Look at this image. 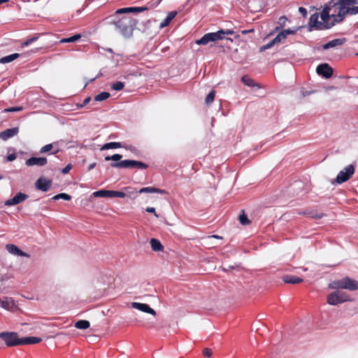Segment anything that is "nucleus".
<instances>
[{
  "instance_id": "1",
  "label": "nucleus",
  "mask_w": 358,
  "mask_h": 358,
  "mask_svg": "<svg viewBox=\"0 0 358 358\" xmlns=\"http://www.w3.org/2000/svg\"><path fill=\"white\" fill-rule=\"evenodd\" d=\"M355 2L356 0H331L324 5L320 13L321 21H319V13H315L310 17L309 26L317 30L331 28L343 22L348 14H357L358 8L349 7Z\"/></svg>"
},
{
  "instance_id": "2",
  "label": "nucleus",
  "mask_w": 358,
  "mask_h": 358,
  "mask_svg": "<svg viewBox=\"0 0 358 358\" xmlns=\"http://www.w3.org/2000/svg\"><path fill=\"white\" fill-rule=\"evenodd\" d=\"M113 24L122 36L130 37L137 24V20L130 16H124Z\"/></svg>"
},
{
  "instance_id": "3",
  "label": "nucleus",
  "mask_w": 358,
  "mask_h": 358,
  "mask_svg": "<svg viewBox=\"0 0 358 358\" xmlns=\"http://www.w3.org/2000/svg\"><path fill=\"white\" fill-rule=\"evenodd\" d=\"M329 287L331 289H345L350 291H355L358 289V281L349 277H345L332 281L329 284Z\"/></svg>"
},
{
  "instance_id": "4",
  "label": "nucleus",
  "mask_w": 358,
  "mask_h": 358,
  "mask_svg": "<svg viewBox=\"0 0 358 358\" xmlns=\"http://www.w3.org/2000/svg\"><path fill=\"white\" fill-rule=\"evenodd\" d=\"M327 303L331 306H336L345 301H350L351 299L348 295L341 291L333 292L327 296Z\"/></svg>"
},
{
  "instance_id": "5",
  "label": "nucleus",
  "mask_w": 358,
  "mask_h": 358,
  "mask_svg": "<svg viewBox=\"0 0 358 358\" xmlns=\"http://www.w3.org/2000/svg\"><path fill=\"white\" fill-rule=\"evenodd\" d=\"M110 166L114 168H137L138 169L148 168V165L142 162L129 159L122 160L120 162H113Z\"/></svg>"
},
{
  "instance_id": "6",
  "label": "nucleus",
  "mask_w": 358,
  "mask_h": 358,
  "mask_svg": "<svg viewBox=\"0 0 358 358\" xmlns=\"http://www.w3.org/2000/svg\"><path fill=\"white\" fill-rule=\"evenodd\" d=\"M0 338L5 341V343L8 347L22 345L21 342H22V338H18L17 334L15 332H1Z\"/></svg>"
},
{
  "instance_id": "7",
  "label": "nucleus",
  "mask_w": 358,
  "mask_h": 358,
  "mask_svg": "<svg viewBox=\"0 0 358 358\" xmlns=\"http://www.w3.org/2000/svg\"><path fill=\"white\" fill-rule=\"evenodd\" d=\"M354 173H355V166L352 164H350L348 166H346L345 168H344L343 170H341L338 173V174L336 178V182L338 184H341L343 182H345L350 178V177L354 174Z\"/></svg>"
},
{
  "instance_id": "8",
  "label": "nucleus",
  "mask_w": 358,
  "mask_h": 358,
  "mask_svg": "<svg viewBox=\"0 0 358 358\" xmlns=\"http://www.w3.org/2000/svg\"><path fill=\"white\" fill-rule=\"evenodd\" d=\"M93 195L95 197H119V198H124L126 196V194H124L123 192L120 191H114V190H99L94 192Z\"/></svg>"
},
{
  "instance_id": "9",
  "label": "nucleus",
  "mask_w": 358,
  "mask_h": 358,
  "mask_svg": "<svg viewBox=\"0 0 358 358\" xmlns=\"http://www.w3.org/2000/svg\"><path fill=\"white\" fill-rule=\"evenodd\" d=\"M221 40L220 34L216 32H211L204 34L200 39L196 41L197 45H207L210 42H215Z\"/></svg>"
},
{
  "instance_id": "10",
  "label": "nucleus",
  "mask_w": 358,
  "mask_h": 358,
  "mask_svg": "<svg viewBox=\"0 0 358 358\" xmlns=\"http://www.w3.org/2000/svg\"><path fill=\"white\" fill-rule=\"evenodd\" d=\"M131 306L133 308L137 309V310H140L141 312L149 313V314H151L152 315H156L155 310L153 308H152L151 307H150L146 303H138V302H132L131 303Z\"/></svg>"
},
{
  "instance_id": "11",
  "label": "nucleus",
  "mask_w": 358,
  "mask_h": 358,
  "mask_svg": "<svg viewBox=\"0 0 358 358\" xmlns=\"http://www.w3.org/2000/svg\"><path fill=\"white\" fill-rule=\"evenodd\" d=\"M317 73L325 78H330L333 74V69L327 64H322L317 67Z\"/></svg>"
},
{
  "instance_id": "12",
  "label": "nucleus",
  "mask_w": 358,
  "mask_h": 358,
  "mask_svg": "<svg viewBox=\"0 0 358 358\" xmlns=\"http://www.w3.org/2000/svg\"><path fill=\"white\" fill-rule=\"evenodd\" d=\"M297 30L298 28L294 29H288L282 30L273 39V43H278L282 42L288 35L294 34Z\"/></svg>"
},
{
  "instance_id": "13",
  "label": "nucleus",
  "mask_w": 358,
  "mask_h": 358,
  "mask_svg": "<svg viewBox=\"0 0 358 358\" xmlns=\"http://www.w3.org/2000/svg\"><path fill=\"white\" fill-rule=\"evenodd\" d=\"M48 162V160L45 157H31L28 159L25 164L27 166H45Z\"/></svg>"
},
{
  "instance_id": "14",
  "label": "nucleus",
  "mask_w": 358,
  "mask_h": 358,
  "mask_svg": "<svg viewBox=\"0 0 358 358\" xmlns=\"http://www.w3.org/2000/svg\"><path fill=\"white\" fill-rule=\"evenodd\" d=\"M28 198V196L22 192L17 193L13 199H8L5 202L6 206H15L17 205Z\"/></svg>"
},
{
  "instance_id": "15",
  "label": "nucleus",
  "mask_w": 358,
  "mask_h": 358,
  "mask_svg": "<svg viewBox=\"0 0 358 358\" xmlns=\"http://www.w3.org/2000/svg\"><path fill=\"white\" fill-rule=\"evenodd\" d=\"M19 132V129L17 127L7 129L1 132H0V138L3 141H6L10 138H12L17 135Z\"/></svg>"
},
{
  "instance_id": "16",
  "label": "nucleus",
  "mask_w": 358,
  "mask_h": 358,
  "mask_svg": "<svg viewBox=\"0 0 358 358\" xmlns=\"http://www.w3.org/2000/svg\"><path fill=\"white\" fill-rule=\"evenodd\" d=\"M147 7H128L122 8L115 11V15L128 13H140L146 10Z\"/></svg>"
},
{
  "instance_id": "17",
  "label": "nucleus",
  "mask_w": 358,
  "mask_h": 358,
  "mask_svg": "<svg viewBox=\"0 0 358 358\" xmlns=\"http://www.w3.org/2000/svg\"><path fill=\"white\" fill-rule=\"evenodd\" d=\"M51 183H52L51 180H45L44 178H40L36 182L35 185L38 189H40L43 192H46L50 188Z\"/></svg>"
},
{
  "instance_id": "18",
  "label": "nucleus",
  "mask_w": 358,
  "mask_h": 358,
  "mask_svg": "<svg viewBox=\"0 0 358 358\" xmlns=\"http://www.w3.org/2000/svg\"><path fill=\"white\" fill-rule=\"evenodd\" d=\"M6 248L8 250V252L12 255L20 257H29V255L26 252H22L16 245L13 244H7L6 245Z\"/></svg>"
},
{
  "instance_id": "19",
  "label": "nucleus",
  "mask_w": 358,
  "mask_h": 358,
  "mask_svg": "<svg viewBox=\"0 0 358 358\" xmlns=\"http://www.w3.org/2000/svg\"><path fill=\"white\" fill-rule=\"evenodd\" d=\"M346 41L345 38H336L331 40L323 45V49L327 50L336 46L342 45Z\"/></svg>"
},
{
  "instance_id": "20",
  "label": "nucleus",
  "mask_w": 358,
  "mask_h": 358,
  "mask_svg": "<svg viewBox=\"0 0 358 358\" xmlns=\"http://www.w3.org/2000/svg\"><path fill=\"white\" fill-rule=\"evenodd\" d=\"M14 306V301L11 298L3 297L0 299V306L6 310H10Z\"/></svg>"
},
{
  "instance_id": "21",
  "label": "nucleus",
  "mask_w": 358,
  "mask_h": 358,
  "mask_svg": "<svg viewBox=\"0 0 358 358\" xmlns=\"http://www.w3.org/2000/svg\"><path fill=\"white\" fill-rule=\"evenodd\" d=\"M140 194L142 193H159V194H167L165 189H159L155 187H146L140 189L138 192Z\"/></svg>"
},
{
  "instance_id": "22",
  "label": "nucleus",
  "mask_w": 358,
  "mask_h": 358,
  "mask_svg": "<svg viewBox=\"0 0 358 358\" xmlns=\"http://www.w3.org/2000/svg\"><path fill=\"white\" fill-rule=\"evenodd\" d=\"M177 13V11H171L169 13L166 18L163 20L160 23L159 28L163 29L168 26L172 20L176 16Z\"/></svg>"
},
{
  "instance_id": "23",
  "label": "nucleus",
  "mask_w": 358,
  "mask_h": 358,
  "mask_svg": "<svg viewBox=\"0 0 358 358\" xmlns=\"http://www.w3.org/2000/svg\"><path fill=\"white\" fill-rule=\"evenodd\" d=\"M282 280L285 283L298 284L303 282V279L292 275H286L282 277Z\"/></svg>"
},
{
  "instance_id": "24",
  "label": "nucleus",
  "mask_w": 358,
  "mask_h": 358,
  "mask_svg": "<svg viewBox=\"0 0 358 358\" xmlns=\"http://www.w3.org/2000/svg\"><path fill=\"white\" fill-rule=\"evenodd\" d=\"M42 341L41 338L34 337V336H29L22 338V345H29V344H36Z\"/></svg>"
},
{
  "instance_id": "25",
  "label": "nucleus",
  "mask_w": 358,
  "mask_h": 358,
  "mask_svg": "<svg viewBox=\"0 0 358 358\" xmlns=\"http://www.w3.org/2000/svg\"><path fill=\"white\" fill-rule=\"evenodd\" d=\"M150 245L151 248L154 251L159 252L162 251L164 249L163 245L160 243V241L156 238H151L150 240Z\"/></svg>"
},
{
  "instance_id": "26",
  "label": "nucleus",
  "mask_w": 358,
  "mask_h": 358,
  "mask_svg": "<svg viewBox=\"0 0 358 358\" xmlns=\"http://www.w3.org/2000/svg\"><path fill=\"white\" fill-rule=\"evenodd\" d=\"M122 148V144L121 143H119V142H110V143H107L104 144L101 147V150H109V149H115V148Z\"/></svg>"
},
{
  "instance_id": "27",
  "label": "nucleus",
  "mask_w": 358,
  "mask_h": 358,
  "mask_svg": "<svg viewBox=\"0 0 358 358\" xmlns=\"http://www.w3.org/2000/svg\"><path fill=\"white\" fill-rule=\"evenodd\" d=\"M19 57H20V54H18V53H13V54H11L10 55H8V56L2 57L0 59V63H3V64L9 63V62H11L13 60L16 59Z\"/></svg>"
},
{
  "instance_id": "28",
  "label": "nucleus",
  "mask_w": 358,
  "mask_h": 358,
  "mask_svg": "<svg viewBox=\"0 0 358 358\" xmlns=\"http://www.w3.org/2000/svg\"><path fill=\"white\" fill-rule=\"evenodd\" d=\"M90 322L87 320H78L75 323V327L79 329H86L90 327Z\"/></svg>"
},
{
  "instance_id": "29",
  "label": "nucleus",
  "mask_w": 358,
  "mask_h": 358,
  "mask_svg": "<svg viewBox=\"0 0 358 358\" xmlns=\"http://www.w3.org/2000/svg\"><path fill=\"white\" fill-rule=\"evenodd\" d=\"M241 81L247 86L248 87H260L257 83H255V82L250 78L248 76H244L241 78Z\"/></svg>"
},
{
  "instance_id": "30",
  "label": "nucleus",
  "mask_w": 358,
  "mask_h": 358,
  "mask_svg": "<svg viewBox=\"0 0 358 358\" xmlns=\"http://www.w3.org/2000/svg\"><path fill=\"white\" fill-rule=\"evenodd\" d=\"M80 37H81L80 34H76V35L72 36L69 37V38H62V40H60L59 42L61 43H73V42H76V41H78V39H80Z\"/></svg>"
},
{
  "instance_id": "31",
  "label": "nucleus",
  "mask_w": 358,
  "mask_h": 358,
  "mask_svg": "<svg viewBox=\"0 0 358 358\" xmlns=\"http://www.w3.org/2000/svg\"><path fill=\"white\" fill-rule=\"evenodd\" d=\"M110 97V94L106 92H101L95 96L94 100L96 101H102Z\"/></svg>"
},
{
  "instance_id": "32",
  "label": "nucleus",
  "mask_w": 358,
  "mask_h": 358,
  "mask_svg": "<svg viewBox=\"0 0 358 358\" xmlns=\"http://www.w3.org/2000/svg\"><path fill=\"white\" fill-rule=\"evenodd\" d=\"M124 194H126V196L131 197L132 196L135 195L137 193V191L136 189L131 187H126L124 188Z\"/></svg>"
},
{
  "instance_id": "33",
  "label": "nucleus",
  "mask_w": 358,
  "mask_h": 358,
  "mask_svg": "<svg viewBox=\"0 0 358 358\" xmlns=\"http://www.w3.org/2000/svg\"><path fill=\"white\" fill-rule=\"evenodd\" d=\"M60 199H64L66 201H69V200H71V196L69 194H66V193H60V194H58L52 197V199H54V200H58Z\"/></svg>"
},
{
  "instance_id": "34",
  "label": "nucleus",
  "mask_w": 358,
  "mask_h": 358,
  "mask_svg": "<svg viewBox=\"0 0 358 358\" xmlns=\"http://www.w3.org/2000/svg\"><path fill=\"white\" fill-rule=\"evenodd\" d=\"M238 220L240 223L243 225H246L250 223V221L248 219L247 215L244 214L243 212L239 215Z\"/></svg>"
},
{
  "instance_id": "35",
  "label": "nucleus",
  "mask_w": 358,
  "mask_h": 358,
  "mask_svg": "<svg viewBox=\"0 0 358 358\" xmlns=\"http://www.w3.org/2000/svg\"><path fill=\"white\" fill-rule=\"evenodd\" d=\"M215 92L211 91L206 96L205 102L207 105L210 104L214 101Z\"/></svg>"
},
{
  "instance_id": "36",
  "label": "nucleus",
  "mask_w": 358,
  "mask_h": 358,
  "mask_svg": "<svg viewBox=\"0 0 358 358\" xmlns=\"http://www.w3.org/2000/svg\"><path fill=\"white\" fill-rule=\"evenodd\" d=\"M217 32L218 34H220L221 40L224 38V35H232L234 34V31L231 29H227V30L220 29Z\"/></svg>"
},
{
  "instance_id": "37",
  "label": "nucleus",
  "mask_w": 358,
  "mask_h": 358,
  "mask_svg": "<svg viewBox=\"0 0 358 358\" xmlns=\"http://www.w3.org/2000/svg\"><path fill=\"white\" fill-rule=\"evenodd\" d=\"M124 87V84L122 82H116L111 85V88L115 91L122 90Z\"/></svg>"
},
{
  "instance_id": "38",
  "label": "nucleus",
  "mask_w": 358,
  "mask_h": 358,
  "mask_svg": "<svg viewBox=\"0 0 358 358\" xmlns=\"http://www.w3.org/2000/svg\"><path fill=\"white\" fill-rule=\"evenodd\" d=\"M287 21V17L285 16H281L279 19H278V24H279V27H275V30H278L280 28H282L283 27L285 26V23Z\"/></svg>"
},
{
  "instance_id": "39",
  "label": "nucleus",
  "mask_w": 358,
  "mask_h": 358,
  "mask_svg": "<svg viewBox=\"0 0 358 358\" xmlns=\"http://www.w3.org/2000/svg\"><path fill=\"white\" fill-rule=\"evenodd\" d=\"M122 156L121 155H119V154H115L112 156H107L105 157V160L106 161H110V160H113V161H119L122 159Z\"/></svg>"
},
{
  "instance_id": "40",
  "label": "nucleus",
  "mask_w": 358,
  "mask_h": 358,
  "mask_svg": "<svg viewBox=\"0 0 358 358\" xmlns=\"http://www.w3.org/2000/svg\"><path fill=\"white\" fill-rule=\"evenodd\" d=\"M37 39H38V36L32 37V38H29V40L23 42L21 45V47L24 48V47L28 46L29 44L36 41Z\"/></svg>"
},
{
  "instance_id": "41",
  "label": "nucleus",
  "mask_w": 358,
  "mask_h": 358,
  "mask_svg": "<svg viewBox=\"0 0 358 358\" xmlns=\"http://www.w3.org/2000/svg\"><path fill=\"white\" fill-rule=\"evenodd\" d=\"M53 148L52 144H47L44 146H43L40 150V153H45L50 150H51Z\"/></svg>"
},
{
  "instance_id": "42",
  "label": "nucleus",
  "mask_w": 358,
  "mask_h": 358,
  "mask_svg": "<svg viewBox=\"0 0 358 358\" xmlns=\"http://www.w3.org/2000/svg\"><path fill=\"white\" fill-rule=\"evenodd\" d=\"M22 110V107H12V108H8L4 110V112L9 113V112H18Z\"/></svg>"
},
{
  "instance_id": "43",
  "label": "nucleus",
  "mask_w": 358,
  "mask_h": 358,
  "mask_svg": "<svg viewBox=\"0 0 358 358\" xmlns=\"http://www.w3.org/2000/svg\"><path fill=\"white\" fill-rule=\"evenodd\" d=\"M277 43H273V40L269 42L268 43H267L266 45L262 46L261 48H260V51H264L265 50H267L268 48H271L273 45L276 44Z\"/></svg>"
},
{
  "instance_id": "44",
  "label": "nucleus",
  "mask_w": 358,
  "mask_h": 358,
  "mask_svg": "<svg viewBox=\"0 0 358 358\" xmlns=\"http://www.w3.org/2000/svg\"><path fill=\"white\" fill-rule=\"evenodd\" d=\"M203 354L205 357H210L212 355L213 352L210 348H205L203 351Z\"/></svg>"
},
{
  "instance_id": "45",
  "label": "nucleus",
  "mask_w": 358,
  "mask_h": 358,
  "mask_svg": "<svg viewBox=\"0 0 358 358\" xmlns=\"http://www.w3.org/2000/svg\"><path fill=\"white\" fill-rule=\"evenodd\" d=\"M145 210L148 212V213H154L155 216L156 217H158V215L155 212V208H153V207H148Z\"/></svg>"
},
{
  "instance_id": "46",
  "label": "nucleus",
  "mask_w": 358,
  "mask_h": 358,
  "mask_svg": "<svg viewBox=\"0 0 358 358\" xmlns=\"http://www.w3.org/2000/svg\"><path fill=\"white\" fill-rule=\"evenodd\" d=\"M71 168H72L71 164H68L66 167H64L62 169V173H64V174L68 173L70 171V170L71 169Z\"/></svg>"
},
{
  "instance_id": "47",
  "label": "nucleus",
  "mask_w": 358,
  "mask_h": 358,
  "mask_svg": "<svg viewBox=\"0 0 358 358\" xmlns=\"http://www.w3.org/2000/svg\"><path fill=\"white\" fill-rule=\"evenodd\" d=\"M122 148H124L125 149L129 150L132 152H135L136 150V148L132 145H122Z\"/></svg>"
},
{
  "instance_id": "48",
  "label": "nucleus",
  "mask_w": 358,
  "mask_h": 358,
  "mask_svg": "<svg viewBox=\"0 0 358 358\" xmlns=\"http://www.w3.org/2000/svg\"><path fill=\"white\" fill-rule=\"evenodd\" d=\"M16 159V155L14 153L10 154L7 156V160L9 162H13Z\"/></svg>"
},
{
  "instance_id": "49",
  "label": "nucleus",
  "mask_w": 358,
  "mask_h": 358,
  "mask_svg": "<svg viewBox=\"0 0 358 358\" xmlns=\"http://www.w3.org/2000/svg\"><path fill=\"white\" fill-rule=\"evenodd\" d=\"M299 13H301V14H302V15H303L304 17H306V15H307V10H306V9L305 8H303V7H300V8H299Z\"/></svg>"
},
{
  "instance_id": "50",
  "label": "nucleus",
  "mask_w": 358,
  "mask_h": 358,
  "mask_svg": "<svg viewBox=\"0 0 358 358\" xmlns=\"http://www.w3.org/2000/svg\"><path fill=\"white\" fill-rule=\"evenodd\" d=\"M90 100H91L90 97H87L86 99H85L81 106L83 107V106H86L90 101Z\"/></svg>"
},
{
  "instance_id": "51",
  "label": "nucleus",
  "mask_w": 358,
  "mask_h": 358,
  "mask_svg": "<svg viewBox=\"0 0 358 358\" xmlns=\"http://www.w3.org/2000/svg\"><path fill=\"white\" fill-rule=\"evenodd\" d=\"M234 266H229L228 268H223V271H228L229 270L234 269Z\"/></svg>"
},
{
  "instance_id": "52",
  "label": "nucleus",
  "mask_w": 358,
  "mask_h": 358,
  "mask_svg": "<svg viewBox=\"0 0 358 358\" xmlns=\"http://www.w3.org/2000/svg\"><path fill=\"white\" fill-rule=\"evenodd\" d=\"M355 4H358V0H356V2L352 3V5L350 6L349 7L350 8H358V6H355ZM357 13H358V11H357Z\"/></svg>"
},
{
  "instance_id": "53",
  "label": "nucleus",
  "mask_w": 358,
  "mask_h": 358,
  "mask_svg": "<svg viewBox=\"0 0 358 358\" xmlns=\"http://www.w3.org/2000/svg\"><path fill=\"white\" fill-rule=\"evenodd\" d=\"M252 31H253V29L243 30V31H241V33H242V34H246L252 32Z\"/></svg>"
},
{
  "instance_id": "54",
  "label": "nucleus",
  "mask_w": 358,
  "mask_h": 358,
  "mask_svg": "<svg viewBox=\"0 0 358 358\" xmlns=\"http://www.w3.org/2000/svg\"><path fill=\"white\" fill-rule=\"evenodd\" d=\"M96 166V163H93V164H91L89 167H88V169L89 170H92V169H94Z\"/></svg>"
},
{
  "instance_id": "55",
  "label": "nucleus",
  "mask_w": 358,
  "mask_h": 358,
  "mask_svg": "<svg viewBox=\"0 0 358 358\" xmlns=\"http://www.w3.org/2000/svg\"><path fill=\"white\" fill-rule=\"evenodd\" d=\"M209 238H217V239H222V238L217 235H213L211 236H209Z\"/></svg>"
},
{
  "instance_id": "56",
  "label": "nucleus",
  "mask_w": 358,
  "mask_h": 358,
  "mask_svg": "<svg viewBox=\"0 0 358 358\" xmlns=\"http://www.w3.org/2000/svg\"><path fill=\"white\" fill-rule=\"evenodd\" d=\"M7 1H8V0H0V3H6Z\"/></svg>"
},
{
  "instance_id": "57",
  "label": "nucleus",
  "mask_w": 358,
  "mask_h": 358,
  "mask_svg": "<svg viewBox=\"0 0 358 358\" xmlns=\"http://www.w3.org/2000/svg\"><path fill=\"white\" fill-rule=\"evenodd\" d=\"M312 9L319 10V9H318V8H317L315 6H313V7L312 8Z\"/></svg>"
},
{
  "instance_id": "58",
  "label": "nucleus",
  "mask_w": 358,
  "mask_h": 358,
  "mask_svg": "<svg viewBox=\"0 0 358 358\" xmlns=\"http://www.w3.org/2000/svg\"><path fill=\"white\" fill-rule=\"evenodd\" d=\"M57 152H58V150H56V151L53 152L52 154H56Z\"/></svg>"
},
{
  "instance_id": "59",
  "label": "nucleus",
  "mask_w": 358,
  "mask_h": 358,
  "mask_svg": "<svg viewBox=\"0 0 358 358\" xmlns=\"http://www.w3.org/2000/svg\"><path fill=\"white\" fill-rule=\"evenodd\" d=\"M3 178V176L0 174V180Z\"/></svg>"
},
{
  "instance_id": "60",
  "label": "nucleus",
  "mask_w": 358,
  "mask_h": 358,
  "mask_svg": "<svg viewBox=\"0 0 358 358\" xmlns=\"http://www.w3.org/2000/svg\"><path fill=\"white\" fill-rule=\"evenodd\" d=\"M357 55H358V53H357Z\"/></svg>"
}]
</instances>
